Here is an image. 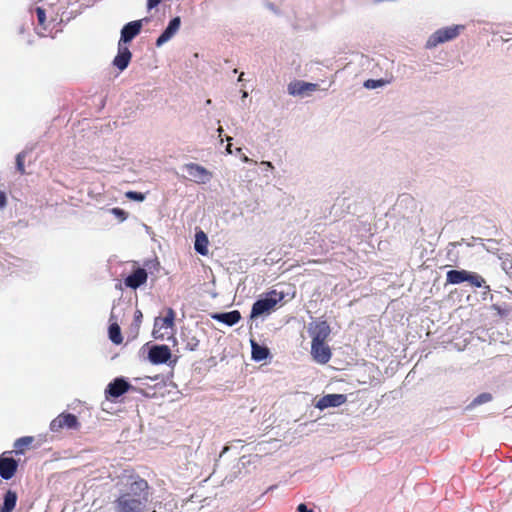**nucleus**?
Returning <instances> with one entry per match:
<instances>
[{"instance_id":"obj_43","label":"nucleus","mask_w":512,"mask_h":512,"mask_svg":"<svg viewBox=\"0 0 512 512\" xmlns=\"http://www.w3.org/2000/svg\"><path fill=\"white\" fill-rule=\"evenodd\" d=\"M242 77H243V73H241V74H240V76H239V81H241V80H242Z\"/></svg>"},{"instance_id":"obj_15","label":"nucleus","mask_w":512,"mask_h":512,"mask_svg":"<svg viewBox=\"0 0 512 512\" xmlns=\"http://www.w3.org/2000/svg\"><path fill=\"white\" fill-rule=\"evenodd\" d=\"M132 54L130 50L127 47L119 48V52L117 56L115 57L113 64L119 69L124 70L129 65V62L131 60Z\"/></svg>"},{"instance_id":"obj_33","label":"nucleus","mask_w":512,"mask_h":512,"mask_svg":"<svg viewBox=\"0 0 512 512\" xmlns=\"http://www.w3.org/2000/svg\"><path fill=\"white\" fill-rule=\"evenodd\" d=\"M162 0H147V8L148 10H151L158 6L161 3Z\"/></svg>"},{"instance_id":"obj_34","label":"nucleus","mask_w":512,"mask_h":512,"mask_svg":"<svg viewBox=\"0 0 512 512\" xmlns=\"http://www.w3.org/2000/svg\"><path fill=\"white\" fill-rule=\"evenodd\" d=\"M296 512H313V510L309 509L306 504L301 503L298 505Z\"/></svg>"},{"instance_id":"obj_7","label":"nucleus","mask_w":512,"mask_h":512,"mask_svg":"<svg viewBox=\"0 0 512 512\" xmlns=\"http://www.w3.org/2000/svg\"><path fill=\"white\" fill-rule=\"evenodd\" d=\"M133 389V386L127 382L124 378H116L108 384L105 394L107 399L118 398Z\"/></svg>"},{"instance_id":"obj_30","label":"nucleus","mask_w":512,"mask_h":512,"mask_svg":"<svg viewBox=\"0 0 512 512\" xmlns=\"http://www.w3.org/2000/svg\"><path fill=\"white\" fill-rule=\"evenodd\" d=\"M142 319H143V314H142L141 310L137 309L134 312V319H133V325H134L136 331L139 330L140 325L142 323Z\"/></svg>"},{"instance_id":"obj_3","label":"nucleus","mask_w":512,"mask_h":512,"mask_svg":"<svg viewBox=\"0 0 512 512\" xmlns=\"http://www.w3.org/2000/svg\"><path fill=\"white\" fill-rule=\"evenodd\" d=\"M276 291H271L267 297L257 300L251 310V318H256L265 313H269L282 297H277Z\"/></svg>"},{"instance_id":"obj_24","label":"nucleus","mask_w":512,"mask_h":512,"mask_svg":"<svg viewBox=\"0 0 512 512\" xmlns=\"http://www.w3.org/2000/svg\"><path fill=\"white\" fill-rule=\"evenodd\" d=\"M466 282H469V284L474 287H482L485 280L481 275L469 271Z\"/></svg>"},{"instance_id":"obj_4","label":"nucleus","mask_w":512,"mask_h":512,"mask_svg":"<svg viewBox=\"0 0 512 512\" xmlns=\"http://www.w3.org/2000/svg\"><path fill=\"white\" fill-rule=\"evenodd\" d=\"M463 29V26H450L438 29L436 32H434L427 42V47L432 48L437 46L438 44L450 41L454 38H456L460 32V30Z\"/></svg>"},{"instance_id":"obj_12","label":"nucleus","mask_w":512,"mask_h":512,"mask_svg":"<svg viewBox=\"0 0 512 512\" xmlns=\"http://www.w3.org/2000/svg\"><path fill=\"white\" fill-rule=\"evenodd\" d=\"M147 272L143 268H137L132 274L127 276L124 283L127 287L137 289L147 281Z\"/></svg>"},{"instance_id":"obj_25","label":"nucleus","mask_w":512,"mask_h":512,"mask_svg":"<svg viewBox=\"0 0 512 512\" xmlns=\"http://www.w3.org/2000/svg\"><path fill=\"white\" fill-rule=\"evenodd\" d=\"M492 400V395L490 393H482L475 397L473 401L469 404L468 408L475 407L477 405H481Z\"/></svg>"},{"instance_id":"obj_11","label":"nucleus","mask_w":512,"mask_h":512,"mask_svg":"<svg viewBox=\"0 0 512 512\" xmlns=\"http://www.w3.org/2000/svg\"><path fill=\"white\" fill-rule=\"evenodd\" d=\"M181 25V19L179 16L174 17L163 31V33L156 40V45L162 46L164 43L169 41L179 30Z\"/></svg>"},{"instance_id":"obj_16","label":"nucleus","mask_w":512,"mask_h":512,"mask_svg":"<svg viewBox=\"0 0 512 512\" xmlns=\"http://www.w3.org/2000/svg\"><path fill=\"white\" fill-rule=\"evenodd\" d=\"M347 398L344 394H328L322 396V409L327 407H338L346 402Z\"/></svg>"},{"instance_id":"obj_8","label":"nucleus","mask_w":512,"mask_h":512,"mask_svg":"<svg viewBox=\"0 0 512 512\" xmlns=\"http://www.w3.org/2000/svg\"><path fill=\"white\" fill-rule=\"evenodd\" d=\"M11 453V451H6L0 455V476L5 480L11 479L18 468L17 461L7 456Z\"/></svg>"},{"instance_id":"obj_41","label":"nucleus","mask_w":512,"mask_h":512,"mask_svg":"<svg viewBox=\"0 0 512 512\" xmlns=\"http://www.w3.org/2000/svg\"><path fill=\"white\" fill-rule=\"evenodd\" d=\"M484 289H485V292H484V293H486V292H489V291H490V287H489V286H484Z\"/></svg>"},{"instance_id":"obj_23","label":"nucleus","mask_w":512,"mask_h":512,"mask_svg":"<svg viewBox=\"0 0 512 512\" xmlns=\"http://www.w3.org/2000/svg\"><path fill=\"white\" fill-rule=\"evenodd\" d=\"M109 339L116 345H119L123 342V337L121 335V329L117 323L110 324Z\"/></svg>"},{"instance_id":"obj_26","label":"nucleus","mask_w":512,"mask_h":512,"mask_svg":"<svg viewBox=\"0 0 512 512\" xmlns=\"http://www.w3.org/2000/svg\"><path fill=\"white\" fill-rule=\"evenodd\" d=\"M35 12H36V15H37L38 25L41 26L43 30H46L47 29V24H46V11H45V9H43L42 7H37Z\"/></svg>"},{"instance_id":"obj_27","label":"nucleus","mask_w":512,"mask_h":512,"mask_svg":"<svg viewBox=\"0 0 512 512\" xmlns=\"http://www.w3.org/2000/svg\"><path fill=\"white\" fill-rule=\"evenodd\" d=\"M387 84V81L383 79H368L364 82V87L367 89H376Z\"/></svg>"},{"instance_id":"obj_42","label":"nucleus","mask_w":512,"mask_h":512,"mask_svg":"<svg viewBox=\"0 0 512 512\" xmlns=\"http://www.w3.org/2000/svg\"><path fill=\"white\" fill-rule=\"evenodd\" d=\"M218 132H219V135H221V134H222V132H223L222 127H219V128H218Z\"/></svg>"},{"instance_id":"obj_39","label":"nucleus","mask_w":512,"mask_h":512,"mask_svg":"<svg viewBox=\"0 0 512 512\" xmlns=\"http://www.w3.org/2000/svg\"><path fill=\"white\" fill-rule=\"evenodd\" d=\"M226 150H227V152H228L229 154H231V153H232V150H231V144H230V143L227 145Z\"/></svg>"},{"instance_id":"obj_44","label":"nucleus","mask_w":512,"mask_h":512,"mask_svg":"<svg viewBox=\"0 0 512 512\" xmlns=\"http://www.w3.org/2000/svg\"><path fill=\"white\" fill-rule=\"evenodd\" d=\"M206 103H207V104H211V100H210V99H208V100L206 101Z\"/></svg>"},{"instance_id":"obj_37","label":"nucleus","mask_w":512,"mask_h":512,"mask_svg":"<svg viewBox=\"0 0 512 512\" xmlns=\"http://www.w3.org/2000/svg\"><path fill=\"white\" fill-rule=\"evenodd\" d=\"M262 164H263V165H266V166H267L268 168H270V169H273V168H274V166L272 165V163H271V162H269V161H263V162H262Z\"/></svg>"},{"instance_id":"obj_2","label":"nucleus","mask_w":512,"mask_h":512,"mask_svg":"<svg viewBox=\"0 0 512 512\" xmlns=\"http://www.w3.org/2000/svg\"><path fill=\"white\" fill-rule=\"evenodd\" d=\"M300 338V347L309 351L315 361H320V322L314 320L304 326Z\"/></svg>"},{"instance_id":"obj_36","label":"nucleus","mask_w":512,"mask_h":512,"mask_svg":"<svg viewBox=\"0 0 512 512\" xmlns=\"http://www.w3.org/2000/svg\"><path fill=\"white\" fill-rule=\"evenodd\" d=\"M6 205V194L3 191H0V209L4 208Z\"/></svg>"},{"instance_id":"obj_17","label":"nucleus","mask_w":512,"mask_h":512,"mask_svg":"<svg viewBox=\"0 0 512 512\" xmlns=\"http://www.w3.org/2000/svg\"><path fill=\"white\" fill-rule=\"evenodd\" d=\"M34 437L32 436H24L17 439L14 442V453L16 455L24 454L28 449H30L34 443Z\"/></svg>"},{"instance_id":"obj_32","label":"nucleus","mask_w":512,"mask_h":512,"mask_svg":"<svg viewBox=\"0 0 512 512\" xmlns=\"http://www.w3.org/2000/svg\"><path fill=\"white\" fill-rule=\"evenodd\" d=\"M111 212L116 216L118 217L121 221H124L127 219V212H125L124 210L120 209V208H113L111 210Z\"/></svg>"},{"instance_id":"obj_6","label":"nucleus","mask_w":512,"mask_h":512,"mask_svg":"<svg viewBox=\"0 0 512 512\" xmlns=\"http://www.w3.org/2000/svg\"><path fill=\"white\" fill-rule=\"evenodd\" d=\"M184 167L191 179L198 184H206L212 178V173L199 164L187 163Z\"/></svg>"},{"instance_id":"obj_28","label":"nucleus","mask_w":512,"mask_h":512,"mask_svg":"<svg viewBox=\"0 0 512 512\" xmlns=\"http://www.w3.org/2000/svg\"><path fill=\"white\" fill-rule=\"evenodd\" d=\"M125 196L130 200L139 201V202H142L145 199V195L143 193L137 192V191H127L125 193Z\"/></svg>"},{"instance_id":"obj_21","label":"nucleus","mask_w":512,"mask_h":512,"mask_svg":"<svg viewBox=\"0 0 512 512\" xmlns=\"http://www.w3.org/2000/svg\"><path fill=\"white\" fill-rule=\"evenodd\" d=\"M17 502V494L12 490H8L4 496V503L0 512H11Z\"/></svg>"},{"instance_id":"obj_22","label":"nucleus","mask_w":512,"mask_h":512,"mask_svg":"<svg viewBox=\"0 0 512 512\" xmlns=\"http://www.w3.org/2000/svg\"><path fill=\"white\" fill-rule=\"evenodd\" d=\"M174 324V311L169 309L168 315L162 318H156L154 327L171 328Z\"/></svg>"},{"instance_id":"obj_19","label":"nucleus","mask_w":512,"mask_h":512,"mask_svg":"<svg viewBox=\"0 0 512 512\" xmlns=\"http://www.w3.org/2000/svg\"><path fill=\"white\" fill-rule=\"evenodd\" d=\"M208 238L206 234L203 231H199L195 235V250L205 256L208 254Z\"/></svg>"},{"instance_id":"obj_14","label":"nucleus","mask_w":512,"mask_h":512,"mask_svg":"<svg viewBox=\"0 0 512 512\" xmlns=\"http://www.w3.org/2000/svg\"><path fill=\"white\" fill-rule=\"evenodd\" d=\"M211 317L218 322L233 326L240 321L241 314L238 310H233L225 313H215Z\"/></svg>"},{"instance_id":"obj_20","label":"nucleus","mask_w":512,"mask_h":512,"mask_svg":"<svg viewBox=\"0 0 512 512\" xmlns=\"http://www.w3.org/2000/svg\"><path fill=\"white\" fill-rule=\"evenodd\" d=\"M252 359L255 361H263L269 356V349L259 345L255 340H251Z\"/></svg>"},{"instance_id":"obj_9","label":"nucleus","mask_w":512,"mask_h":512,"mask_svg":"<svg viewBox=\"0 0 512 512\" xmlns=\"http://www.w3.org/2000/svg\"><path fill=\"white\" fill-rule=\"evenodd\" d=\"M318 85L301 80H296L288 85V92L293 96H308L310 93L317 91Z\"/></svg>"},{"instance_id":"obj_1","label":"nucleus","mask_w":512,"mask_h":512,"mask_svg":"<svg viewBox=\"0 0 512 512\" xmlns=\"http://www.w3.org/2000/svg\"><path fill=\"white\" fill-rule=\"evenodd\" d=\"M150 496L148 482L140 476H130L114 501V509L116 512H147Z\"/></svg>"},{"instance_id":"obj_13","label":"nucleus","mask_w":512,"mask_h":512,"mask_svg":"<svg viewBox=\"0 0 512 512\" xmlns=\"http://www.w3.org/2000/svg\"><path fill=\"white\" fill-rule=\"evenodd\" d=\"M143 20L127 23L121 30V41L127 43L135 38L141 31Z\"/></svg>"},{"instance_id":"obj_10","label":"nucleus","mask_w":512,"mask_h":512,"mask_svg":"<svg viewBox=\"0 0 512 512\" xmlns=\"http://www.w3.org/2000/svg\"><path fill=\"white\" fill-rule=\"evenodd\" d=\"M171 357V351L168 346H154L149 351V360L153 364L166 363Z\"/></svg>"},{"instance_id":"obj_31","label":"nucleus","mask_w":512,"mask_h":512,"mask_svg":"<svg viewBox=\"0 0 512 512\" xmlns=\"http://www.w3.org/2000/svg\"><path fill=\"white\" fill-rule=\"evenodd\" d=\"M331 358V350L329 346L325 345L324 342H322V364L327 363Z\"/></svg>"},{"instance_id":"obj_35","label":"nucleus","mask_w":512,"mask_h":512,"mask_svg":"<svg viewBox=\"0 0 512 512\" xmlns=\"http://www.w3.org/2000/svg\"><path fill=\"white\" fill-rule=\"evenodd\" d=\"M329 332V326L325 321H322V341L327 336V333Z\"/></svg>"},{"instance_id":"obj_5","label":"nucleus","mask_w":512,"mask_h":512,"mask_svg":"<svg viewBox=\"0 0 512 512\" xmlns=\"http://www.w3.org/2000/svg\"><path fill=\"white\" fill-rule=\"evenodd\" d=\"M49 428L52 432H61L65 428L77 430L80 423L74 414L61 413L51 421Z\"/></svg>"},{"instance_id":"obj_29","label":"nucleus","mask_w":512,"mask_h":512,"mask_svg":"<svg viewBox=\"0 0 512 512\" xmlns=\"http://www.w3.org/2000/svg\"><path fill=\"white\" fill-rule=\"evenodd\" d=\"M24 159H25V154L24 153H19L16 157V166H17V170L21 173V174H25V166H24Z\"/></svg>"},{"instance_id":"obj_38","label":"nucleus","mask_w":512,"mask_h":512,"mask_svg":"<svg viewBox=\"0 0 512 512\" xmlns=\"http://www.w3.org/2000/svg\"><path fill=\"white\" fill-rule=\"evenodd\" d=\"M314 406L316 408H320V400L316 401V399L314 400Z\"/></svg>"},{"instance_id":"obj_40","label":"nucleus","mask_w":512,"mask_h":512,"mask_svg":"<svg viewBox=\"0 0 512 512\" xmlns=\"http://www.w3.org/2000/svg\"><path fill=\"white\" fill-rule=\"evenodd\" d=\"M243 161H244V162H249V161H250V159H249L247 156H245V155H244V156H243Z\"/></svg>"},{"instance_id":"obj_18","label":"nucleus","mask_w":512,"mask_h":512,"mask_svg":"<svg viewBox=\"0 0 512 512\" xmlns=\"http://www.w3.org/2000/svg\"><path fill=\"white\" fill-rule=\"evenodd\" d=\"M468 273L467 270H449L446 274V281L448 284H461L466 282Z\"/></svg>"}]
</instances>
